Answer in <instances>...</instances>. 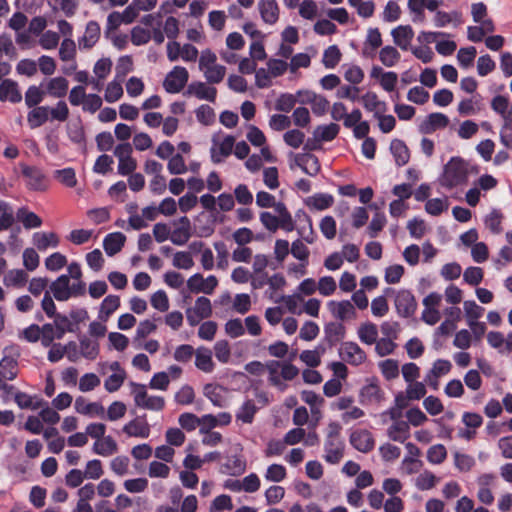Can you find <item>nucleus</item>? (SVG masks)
<instances>
[{
    "label": "nucleus",
    "mask_w": 512,
    "mask_h": 512,
    "mask_svg": "<svg viewBox=\"0 0 512 512\" xmlns=\"http://www.w3.org/2000/svg\"><path fill=\"white\" fill-rule=\"evenodd\" d=\"M32 241L34 246L40 251L57 248L60 244V239L54 232H36L33 234Z\"/></svg>",
    "instance_id": "27"
},
{
    "label": "nucleus",
    "mask_w": 512,
    "mask_h": 512,
    "mask_svg": "<svg viewBox=\"0 0 512 512\" xmlns=\"http://www.w3.org/2000/svg\"><path fill=\"white\" fill-rule=\"evenodd\" d=\"M98 371L102 375L111 372V375L104 381V388L109 393L118 391L126 379V372L117 361L99 363Z\"/></svg>",
    "instance_id": "7"
},
{
    "label": "nucleus",
    "mask_w": 512,
    "mask_h": 512,
    "mask_svg": "<svg viewBox=\"0 0 512 512\" xmlns=\"http://www.w3.org/2000/svg\"><path fill=\"white\" fill-rule=\"evenodd\" d=\"M68 90V81L64 77H54L46 83V93L54 98H62Z\"/></svg>",
    "instance_id": "39"
},
{
    "label": "nucleus",
    "mask_w": 512,
    "mask_h": 512,
    "mask_svg": "<svg viewBox=\"0 0 512 512\" xmlns=\"http://www.w3.org/2000/svg\"><path fill=\"white\" fill-rule=\"evenodd\" d=\"M92 451L99 456L109 457L118 451V444L112 436L106 435L93 443Z\"/></svg>",
    "instance_id": "30"
},
{
    "label": "nucleus",
    "mask_w": 512,
    "mask_h": 512,
    "mask_svg": "<svg viewBox=\"0 0 512 512\" xmlns=\"http://www.w3.org/2000/svg\"><path fill=\"white\" fill-rule=\"evenodd\" d=\"M151 40V31L142 26H134L131 29V42L135 46H142Z\"/></svg>",
    "instance_id": "62"
},
{
    "label": "nucleus",
    "mask_w": 512,
    "mask_h": 512,
    "mask_svg": "<svg viewBox=\"0 0 512 512\" xmlns=\"http://www.w3.org/2000/svg\"><path fill=\"white\" fill-rule=\"evenodd\" d=\"M351 445L360 452L367 453L374 447L372 434L367 430H356L350 436Z\"/></svg>",
    "instance_id": "24"
},
{
    "label": "nucleus",
    "mask_w": 512,
    "mask_h": 512,
    "mask_svg": "<svg viewBox=\"0 0 512 512\" xmlns=\"http://www.w3.org/2000/svg\"><path fill=\"white\" fill-rule=\"evenodd\" d=\"M131 393L135 405L142 409L161 411L165 406V399L158 395H149L144 384L131 383Z\"/></svg>",
    "instance_id": "6"
},
{
    "label": "nucleus",
    "mask_w": 512,
    "mask_h": 512,
    "mask_svg": "<svg viewBox=\"0 0 512 512\" xmlns=\"http://www.w3.org/2000/svg\"><path fill=\"white\" fill-rule=\"evenodd\" d=\"M195 366L205 373H211L214 370L215 364L212 359V352L208 348L199 347L196 350Z\"/></svg>",
    "instance_id": "35"
},
{
    "label": "nucleus",
    "mask_w": 512,
    "mask_h": 512,
    "mask_svg": "<svg viewBox=\"0 0 512 512\" xmlns=\"http://www.w3.org/2000/svg\"><path fill=\"white\" fill-rule=\"evenodd\" d=\"M48 3L53 11H61L67 17L73 16L79 6V0H49Z\"/></svg>",
    "instance_id": "48"
},
{
    "label": "nucleus",
    "mask_w": 512,
    "mask_h": 512,
    "mask_svg": "<svg viewBox=\"0 0 512 512\" xmlns=\"http://www.w3.org/2000/svg\"><path fill=\"white\" fill-rule=\"evenodd\" d=\"M387 295H394V305L397 314L403 318L414 316L417 310V301L414 294L408 289L394 290L392 288L385 289Z\"/></svg>",
    "instance_id": "5"
},
{
    "label": "nucleus",
    "mask_w": 512,
    "mask_h": 512,
    "mask_svg": "<svg viewBox=\"0 0 512 512\" xmlns=\"http://www.w3.org/2000/svg\"><path fill=\"white\" fill-rule=\"evenodd\" d=\"M120 298L117 295L106 296L100 304L98 318L107 321L109 317L119 308Z\"/></svg>",
    "instance_id": "38"
},
{
    "label": "nucleus",
    "mask_w": 512,
    "mask_h": 512,
    "mask_svg": "<svg viewBox=\"0 0 512 512\" xmlns=\"http://www.w3.org/2000/svg\"><path fill=\"white\" fill-rule=\"evenodd\" d=\"M123 96L121 80L114 79L109 82L105 89L104 99L108 103H114Z\"/></svg>",
    "instance_id": "57"
},
{
    "label": "nucleus",
    "mask_w": 512,
    "mask_h": 512,
    "mask_svg": "<svg viewBox=\"0 0 512 512\" xmlns=\"http://www.w3.org/2000/svg\"><path fill=\"white\" fill-rule=\"evenodd\" d=\"M63 336L54 323H47L42 326V345L44 347L51 346L55 339H62Z\"/></svg>",
    "instance_id": "58"
},
{
    "label": "nucleus",
    "mask_w": 512,
    "mask_h": 512,
    "mask_svg": "<svg viewBox=\"0 0 512 512\" xmlns=\"http://www.w3.org/2000/svg\"><path fill=\"white\" fill-rule=\"evenodd\" d=\"M274 211L277 215H273L270 212H262L260 214V221L267 230L275 232L281 228L286 232H291L295 229L292 215L283 202H279Z\"/></svg>",
    "instance_id": "3"
},
{
    "label": "nucleus",
    "mask_w": 512,
    "mask_h": 512,
    "mask_svg": "<svg viewBox=\"0 0 512 512\" xmlns=\"http://www.w3.org/2000/svg\"><path fill=\"white\" fill-rule=\"evenodd\" d=\"M243 447L240 443L231 446L232 454L227 457L223 465L224 472L229 475H240L246 470V460L242 455Z\"/></svg>",
    "instance_id": "10"
},
{
    "label": "nucleus",
    "mask_w": 512,
    "mask_h": 512,
    "mask_svg": "<svg viewBox=\"0 0 512 512\" xmlns=\"http://www.w3.org/2000/svg\"><path fill=\"white\" fill-rule=\"evenodd\" d=\"M211 314V301L204 296L198 297L194 306L186 312L187 321L191 326L197 325L202 319L210 317Z\"/></svg>",
    "instance_id": "12"
},
{
    "label": "nucleus",
    "mask_w": 512,
    "mask_h": 512,
    "mask_svg": "<svg viewBox=\"0 0 512 512\" xmlns=\"http://www.w3.org/2000/svg\"><path fill=\"white\" fill-rule=\"evenodd\" d=\"M358 337L359 339L368 345H371L376 342L378 337V329L377 326L371 322H367L362 324L358 328Z\"/></svg>",
    "instance_id": "51"
},
{
    "label": "nucleus",
    "mask_w": 512,
    "mask_h": 512,
    "mask_svg": "<svg viewBox=\"0 0 512 512\" xmlns=\"http://www.w3.org/2000/svg\"><path fill=\"white\" fill-rule=\"evenodd\" d=\"M211 142V160L214 163H221L232 153L235 144V138L231 135L216 133L212 136Z\"/></svg>",
    "instance_id": "8"
},
{
    "label": "nucleus",
    "mask_w": 512,
    "mask_h": 512,
    "mask_svg": "<svg viewBox=\"0 0 512 512\" xmlns=\"http://www.w3.org/2000/svg\"><path fill=\"white\" fill-rule=\"evenodd\" d=\"M101 383L99 376L95 373H85L79 379L78 388L81 392H90L97 388Z\"/></svg>",
    "instance_id": "60"
},
{
    "label": "nucleus",
    "mask_w": 512,
    "mask_h": 512,
    "mask_svg": "<svg viewBox=\"0 0 512 512\" xmlns=\"http://www.w3.org/2000/svg\"><path fill=\"white\" fill-rule=\"evenodd\" d=\"M282 361L271 360L266 363V370L269 374V382L280 390L286 389V384L281 380Z\"/></svg>",
    "instance_id": "43"
},
{
    "label": "nucleus",
    "mask_w": 512,
    "mask_h": 512,
    "mask_svg": "<svg viewBox=\"0 0 512 512\" xmlns=\"http://www.w3.org/2000/svg\"><path fill=\"white\" fill-rule=\"evenodd\" d=\"M339 131V125L335 123L319 125L314 129L313 138L315 142H329L336 138Z\"/></svg>",
    "instance_id": "36"
},
{
    "label": "nucleus",
    "mask_w": 512,
    "mask_h": 512,
    "mask_svg": "<svg viewBox=\"0 0 512 512\" xmlns=\"http://www.w3.org/2000/svg\"><path fill=\"white\" fill-rule=\"evenodd\" d=\"M16 216L26 229L38 228L42 225L41 218L24 207L18 209Z\"/></svg>",
    "instance_id": "50"
},
{
    "label": "nucleus",
    "mask_w": 512,
    "mask_h": 512,
    "mask_svg": "<svg viewBox=\"0 0 512 512\" xmlns=\"http://www.w3.org/2000/svg\"><path fill=\"white\" fill-rule=\"evenodd\" d=\"M378 366L382 375L387 380H393L399 375L398 361L394 359L383 360L378 364Z\"/></svg>",
    "instance_id": "59"
},
{
    "label": "nucleus",
    "mask_w": 512,
    "mask_h": 512,
    "mask_svg": "<svg viewBox=\"0 0 512 512\" xmlns=\"http://www.w3.org/2000/svg\"><path fill=\"white\" fill-rule=\"evenodd\" d=\"M426 0H408L407 7L414 23H422L425 20Z\"/></svg>",
    "instance_id": "53"
},
{
    "label": "nucleus",
    "mask_w": 512,
    "mask_h": 512,
    "mask_svg": "<svg viewBox=\"0 0 512 512\" xmlns=\"http://www.w3.org/2000/svg\"><path fill=\"white\" fill-rule=\"evenodd\" d=\"M50 292L58 301H67L71 298L70 279L66 274L60 275L50 284Z\"/></svg>",
    "instance_id": "25"
},
{
    "label": "nucleus",
    "mask_w": 512,
    "mask_h": 512,
    "mask_svg": "<svg viewBox=\"0 0 512 512\" xmlns=\"http://www.w3.org/2000/svg\"><path fill=\"white\" fill-rule=\"evenodd\" d=\"M68 263L67 257L60 253L54 252L45 259V268L51 272H58Z\"/></svg>",
    "instance_id": "56"
},
{
    "label": "nucleus",
    "mask_w": 512,
    "mask_h": 512,
    "mask_svg": "<svg viewBox=\"0 0 512 512\" xmlns=\"http://www.w3.org/2000/svg\"><path fill=\"white\" fill-rule=\"evenodd\" d=\"M438 478L429 470L422 471L415 479V486L421 491L430 490L436 486Z\"/></svg>",
    "instance_id": "54"
},
{
    "label": "nucleus",
    "mask_w": 512,
    "mask_h": 512,
    "mask_svg": "<svg viewBox=\"0 0 512 512\" xmlns=\"http://www.w3.org/2000/svg\"><path fill=\"white\" fill-rule=\"evenodd\" d=\"M23 176L26 177V185L30 190L44 191L47 189L45 175L37 168L24 166L22 168Z\"/></svg>",
    "instance_id": "20"
},
{
    "label": "nucleus",
    "mask_w": 512,
    "mask_h": 512,
    "mask_svg": "<svg viewBox=\"0 0 512 512\" xmlns=\"http://www.w3.org/2000/svg\"><path fill=\"white\" fill-rule=\"evenodd\" d=\"M126 237L121 232H113L108 234L103 240V248L107 255L113 256L121 251Z\"/></svg>",
    "instance_id": "32"
},
{
    "label": "nucleus",
    "mask_w": 512,
    "mask_h": 512,
    "mask_svg": "<svg viewBox=\"0 0 512 512\" xmlns=\"http://www.w3.org/2000/svg\"><path fill=\"white\" fill-rule=\"evenodd\" d=\"M199 70L207 83L218 84L226 75V68L217 63V55L211 49H204L199 56Z\"/></svg>",
    "instance_id": "4"
},
{
    "label": "nucleus",
    "mask_w": 512,
    "mask_h": 512,
    "mask_svg": "<svg viewBox=\"0 0 512 512\" xmlns=\"http://www.w3.org/2000/svg\"><path fill=\"white\" fill-rule=\"evenodd\" d=\"M433 24L437 28L447 27L452 25L453 27H457L462 24V14L459 11H451L446 12L443 10L436 11L433 15Z\"/></svg>",
    "instance_id": "23"
},
{
    "label": "nucleus",
    "mask_w": 512,
    "mask_h": 512,
    "mask_svg": "<svg viewBox=\"0 0 512 512\" xmlns=\"http://www.w3.org/2000/svg\"><path fill=\"white\" fill-rule=\"evenodd\" d=\"M341 426L336 422L328 425L324 442V460L329 464H338L344 457L345 442L340 435Z\"/></svg>",
    "instance_id": "2"
},
{
    "label": "nucleus",
    "mask_w": 512,
    "mask_h": 512,
    "mask_svg": "<svg viewBox=\"0 0 512 512\" xmlns=\"http://www.w3.org/2000/svg\"><path fill=\"white\" fill-rule=\"evenodd\" d=\"M387 436L399 443H404L410 437V426L404 420H395L387 429Z\"/></svg>",
    "instance_id": "28"
},
{
    "label": "nucleus",
    "mask_w": 512,
    "mask_h": 512,
    "mask_svg": "<svg viewBox=\"0 0 512 512\" xmlns=\"http://www.w3.org/2000/svg\"><path fill=\"white\" fill-rule=\"evenodd\" d=\"M450 123L449 118L440 112L429 114L419 125V131L423 134H432L437 130L445 129Z\"/></svg>",
    "instance_id": "17"
},
{
    "label": "nucleus",
    "mask_w": 512,
    "mask_h": 512,
    "mask_svg": "<svg viewBox=\"0 0 512 512\" xmlns=\"http://www.w3.org/2000/svg\"><path fill=\"white\" fill-rule=\"evenodd\" d=\"M49 111V106L32 107L27 114V122L30 128L35 129L46 123L49 120Z\"/></svg>",
    "instance_id": "33"
},
{
    "label": "nucleus",
    "mask_w": 512,
    "mask_h": 512,
    "mask_svg": "<svg viewBox=\"0 0 512 512\" xmlns=\"http://www.w3.org/2000/svg\"><path fill=\"white\" fill-rule=\"evenodd\" d=\"M362 105L364 108L369 111L373 112L374 117L376 115H380V113H385L387 111V104L380 100L375 92H367L360 98Z\"/></svg>",
    "instance_id": "29"
},
{
    "label": "nucleus",
    "mask_w": 512,
    "mask_h": 512,
    "mask_svg": "<svg viewBox=\"0 0 512 512\" xmlns=\"http://www.w3.org/2000/svg\"><path fill=\"white\" fill-rule=\"evenodd\" d=\"M469 164L461 157H452L444 166L440 184L446 188H454L467 182Z\"/></svg>",
    "instance_id": "1"
},
{
    "label": "nucleus",
    "mask_w": 512,
    "mask_h": 512,
    "mask_svg": "<svg viewBox=\"0 0 512 512\" xmlns=\"http://www.w3.org/2000/svg\"><path fill=\"white\" fill-rule=\"evenodd\" d=\"M327 308L332 317L340 321H349L357 317L356 308L349 300H330L327 302Z\"/></svg>",
    "instance_id": "11"
},
{
    "label": "nucleus",
    "mask_w": 512,
    "mask_h": 512,
    "mask_svg": "<svg viewBox=\"0 0 512 512\" xmlns=\"http://www.w3.org/2000/svg\"><path fill=\"white\" fill-rule=\"evenodd\" d=\"M399 51L390 45L384 46L379 51V60L385 67H394L400 61Z\"/></svg>",
    "instance_id": "45"
},
{
    "label": "nucleus",
    "mask_w": 512,
    "mask_h": 512,
    "mask_svg": "<svg viewBox=\"0 0 512 512\" xmlns=\"http://www.w3.org/2000/svg\"><path fill=\"white\" fill-rule=\"evenodd\" d=\"M339 355L350 365L359 366L366 360V354L355 342H344L339 348Z\"/></svg>",
    "instance_id": "13"
},
{
    "label": "nucleus",
    "mask_w": 512,
    "mask_h": 512,
    "mask_svg": "<svg viewBox=\"0 0 512 512\" xmlns=\"http://www.w3.org/2000/svg\"><path fill=\"white\" fill-rule=\"evenodd\" d=\"M495 30L493 21H486L483 24L467 27V38L471 42H481L486 34L492 33Z\"/></svg>",
    "instance_id": "34"
},
{
    "label": "nucleus",
    "mask_w": 512,
    "mask_h": 512,
    "mask_svg": "<svg viewBox=\"0 0 512 512\" xmlns=\"http://www.w3.org/2000/svg\"><path fill=\"white\" fill-rule=\"evenodd\" d=\"M336 289L337 283L332 276H323L317 282V290L324 297L333 295Z\"/></svg>",
    "instance_id": "64"
},
{
    "label": "nucleus",
    "mask_w": 512,
    "mask_h": 512,
    "mask_svg": "<svg viewBox=\"0 0 512 512\" xmlns=\"http://www.w3.org/2000/svg\"><path fill=\"white\" fill-rule=\"evenodd\" d=\"M287 476L286 468L281 464H271L267 467L264 477L269 482H281Z\"/></svg>",
    "instance_id": "61"
},
{
    "label": "nucleus",
    "mask_w": 512,
    "mask_h": 512,
    "mask_svg": "<svg viewBox=\"0 0 512 512\" xmlns=\"http://www.w3.org/2000/svg\"><path fill=\"white\" fill-rule=\"evenodd\" d=\"M53 177L65 187L73 188L77 185L76 172L71 167L55 170Z\"/></svg>",
    "instance_id": "49"
},
{
    "label": "nucleus",
    "mask_w": 512,
    "mask_h": 512,
    "mask_svg": "<svg viewBox=\"0 0 512 512\" xmlns=\"http://www.w3.org/2000/svg\"><path fill=\"white\" fill-rule=\"evenodd\" d=\"M382 45V37L378 28H370L364 43V54L372 56Z\"/></svg>",
    "instance_id": "44"
},
{
    "label": "nucleus",
    "mask_w": 512,
    "mask_h": 512,
    "mask_svg": "<svg viewBox=\"0 0 512 512\" xmlns=\"http://www.w3.org/2000/svg\"><path fill=\"white\" fill-rule=\"evenodd\" d=\"M257 9L261 20L267 25H275L280 17V8L276 0H259Z\"/></svg>",
    "instance_id": "18"
},
{
    "label": "nucleus",
    "mask_w": 512,
    "mask_h": 512,
    "mask_svg": "<svg viewBox=\"0 0 512 512\" xmlns=\"http://www.w3.org/2000/svg\"><path fill=\"white\" fill-rule=\"evenodd\" d=\"M393 42L402 50H407L413 40L414 31L410 25H399L391 31Z\"/></svg>",
    "instance_id": "26"
},
{
    "label": "nucleus",
    "mask_w": 512,
    "mask_h": 512,
    "mask_svg": "<svg viewBox=\"0 0 512 512\" xmlns=\"http://www.w3.org/2000/svg\"><path fill=\"white\" fill-rule=\"evenodd\" d=\"M463 310L465 313L466 323L476 322L483 316L484 308L479 306L473 300L463 302Z\"/></svg>",
    "instance_id": "52"
},
{
    "label": "nucleus",
    "mask_w": 512,
    "mask_h": 512,
    "mask_svg": "<svg viewBox=\"0 0 512 512\" xmlns=\"http://www.w3.org/2000/svg\"><path fill=\"white\" fill-rule=\"evenodd\" d=\"M210 83L202 82V81H194L191 82L185 95L194 96L199 100H205L208 102H215L217 96L216 88L209 85Z\"/></svg>",
    "instance_id": "16"
},
{
    "label": "nucleus",
    "mask_w": 512,
    "mask_h": 512,
    "mask_svg": "<svg viewBox=\"0 0 512 512\" xmlns=\"http://www.w3.org/2000/svg\"><path fill=\"white\" fill-rule=\"evenodd\" d=\"M18 374V363L13 357L5 356L0 361V377L13 380Z\"/></svg>",
    "instance_id": "46"
},
{
    "label": "nucleus",
    "mask_w": 512,
    "mask_h": 512,
    "mask_svg": "<svg viewBox=\"0 0 512 512\" xmlns=\"http://www.w3.org/2000/svg\"><path fill=\"white\" fill-rule=\"evenodd\" d=\"M359 398L361 403L378 402L382 399V390L377 384L369 383L361 388Z\"/></svg>",
    "instance_id": "47"
},
{
    "label": "nucleus",
    "mask_w": 512,
    "mask_h": 512,
    "mask_svg": "<svg viewBox=\"0 0 512 512\" xmlns=\"http://www.w3.org/2000/svg\"><path fill=\"white\" fill-rule=\"evenodd\" d=\"M101 35L100 25L96 21H89L86 24L83 36L78 40L80 49H91L99 41Z\"/></svg>",
    "instance_id": "21"
},
{
    "label": "nucleus",
    "mask_w": 512,
    "mask_h": 512,
    "mask_svg": "<svg viewBox=\"0 0 512 512\" xmlns=\"http://www.w3.org/2000/svg\"><path fill=\"white\" fill-rule=\"evenodd\" d=\"M122 432L127 437L147 439L150 436L151 428L144 419L135 418L122 427Z\"/></svg>",
    "instance_id": "19"
},
{
    "label": "nucleus",
    "mask_w": 512,
    "mask_h": 512,
    "mask_svg": "<svg viewBox=\"0 0 512 512\" xmlns=\"http://www.w3.org/2000/svg\"><path fill=\"white\" fill-rule=\"evenodd\" d=\"M76 412L90 417H105V408L99 402H89L83 397H77L74 403Z\"/></svg>",
    "instance_id": "22"
},
{
    "label": "nucleus",
    "mask_w": 512,
    "mask_h": 512,
    "mask_svg": "<svg viewBox=\"0 0 512 512\" xmlns=\"http://www.w3.org/2000/svg\"><path fill=\"white\" fill-rule=\"evenodd\" d=\"M46 92L41 90L38 86H30L25 93V104L27 107H37L40 104Z\"/></svg>",
    "instance_id": "63"
},
{
    "label": "nucleus",
    "mask_w": 512,
    "mask_h": 512,
    "mask_svg": "<svg viewBox=\"0 0 512 512\" xmlns=\"http://www.w3.org/2000/svg\"><path fill=\"white\" fill-rule=\"evenodd\" d=\"M22 99L18 86L11 80H4L0 84V100L9 101L11 103H18Z\"/></svg>",
    "instance_id": "37"
},
{
    "label": "nucleus",
    "mask_w": 512,
    "mask_h": 512,
    "mask_svg": "<svg viewBox=\"0 0 512 512\" xmlns=\"http://www.w3.org/2000/svg\"><path fill=\"white\" fill-rule=\"evenodd\" d=\"M171 472L170 467L163 461H151L148 465L147 474L150 478H162L166 479L169 477Z\"/></svg>",
    "instance_id": "55"
},
{
    "label": "nucleus",
    "mask_w": 512,
    "mask_h": 512,
    "mask_svg": "<svg viewBox=\"0 0 512 512\" xmlns=\"http://www.w3.org/2000/svg\"><path fill=\"white\" fill-rule=\"evenodd\" d=\"M480 110H481V96L480 95H474L471 98L462 99L457 106L458 113L463 116L475 115Z\"/></svg>",
    "instance_id": "42"
},
{
    "label": "nucleus",
    "mask_w": 512,
    "mask_h": 512,
    "mask_svg": "<svg viewBox=\"0 0 512 512\" xmlns=\"http://www.w3.org/2000/svg\"><path fill=\"white\" fill-rule=\"evenodd\" d=\"M390 151L398 166L408 163L410 159L409 149L402 140L394 139L390 144Z\"/></svg>",
    "instance_id": "41"
},
{
    "label": "nucleus",
    "mask_w": 512,
    "mask_h": 512,
    "mask_svg": "<svg viewBox=\"0 0 512 512\" xmlns=\"http://www.w3.org/2000/svg\"><path fill=\"white\" fill-rule=\"evenodd\" d=\"M217 285L218 280L213 275L203 278L201 274L196 273L187 280V287L193 293L212 294Z\"/></svg>",
    "instance_id": "15"
},
{
    "label": "nucleus",
    "mask_w": 512,
    "mask_h": 512,
    "mask_svg": "<svg viewBox=\"0 0 512 512\" xmlns=\"http://www.w3.org/2000/svg\"><path fill=\"white\" fill-rule=\"evenodd\" d=\"M170 240L175 245H185L191 237V223L188 217L183 216L172 222Z\"/></svg>",
    "instance_id": "14"
},
{
    "label": "nucleus",
    "mask_w": 512,
    "mask_h": 512,
    "mask_svg": "<svg viewBox=\"0 0 512 512\" xmlns=\"http://www.w3.org/2000/svg\"><path fill=\"white\" fill-rule=\"evenodd\" d=\"M304 203L311 210L323 211L333 205L334 198L327 193H316L307 197Z\"/></svg>",
    "instance_id": "31"
},
{
    "label": "nucleus",
    "mask_w": 512,
    "mask_h": 512,
    "mask_svg": "<svg viewBox=\"0 0 512 512\" xmlns=\"http://www.w3.org/2000/svg\"><path fill=\"white\" fill-rule=\"evenodd\" d=\"M28 281V274L22 269H11L3 277V284L6 287H23Z\"/></svg>",
    "instance_id": "40"
},
{
    "label": "nucleus",
    "mask_w": 512,
    "mask_h": 512,
    "mask_svg": "<svg viewBox=\"0 0 512 512\" xmlns=\"http://www.w3.org/2000/svg\"><path fill=\"white\" fill-rule=\"evenodd\" d=\"M189 79V72L183 66H175L165 77L163 88L170 94L182 91Z\"/></svg>",
    "instance_id": "9"
}]
</instances>
